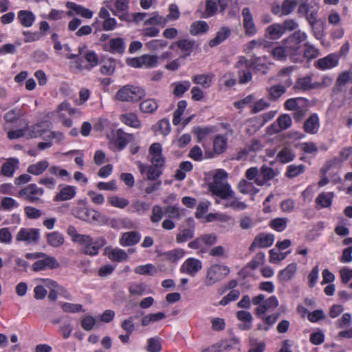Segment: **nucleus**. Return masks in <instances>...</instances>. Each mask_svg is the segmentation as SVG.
<instances>
[{
	"label": "nucleus",
	"mask_w": 352,
	"mask_h": 352,
	"mask_svg": "<svg viewBox=\"0 0 352 352\" xmlns=\"http://www.w3.org/2000/svg\"><path fill=\"white\" fill-rule=\"evenodd\" d=\"M352 82V79L351 78L349 74L346 71L341 72L336 81V87L338 89V90L341 91L342 89L348 83Z\"/></svg>",
	"instance_id": "obj_55"
},
{
	"label": "nucleus",
	"mask_w": 352,
	"mask_h": 352,
	"mask_svg": "<svg viewBox=\"0 0 352 352\" xmlns=\"http://www.w3.org/2000/svg\"><path fill=\"white\" fill-rule=\"evenodd\" d=\"M333 199L332 193L321 192L316 199V203L320 205L321 208H329L331 206Z\"/></svg>",
	"instance_id": "obj_44"
},
{
	"label": "nucleus",
	"mask_w": 352,
	"mask_h": 352,
	"mask_svg": "<svg viewBox=\"0 0 352 352\" xmlns=\"http://www.w3.org/2000/svg\"><path fill=\"white\" fill-rule=\"evenodd\" d=\"M230 273L228 267L219 264L212 265L207 270L204 284L212 286L214 283L225 278Z\"/></svg>",
	"instance_id": "obj_4"
},
{
	"label": "nucleus",
	"mask_w": 352,
	"mask_h": 352,
	"mask_svg": "<svg viewBox=\"0 0 352 352\" xmlns=\"http://www.w3.org/2000/svg\"><path fill=\"white\" fill-rule=\"evenodd\" d=\"M134 139L133 134L126 133L122 129H119L112 133V138L109 142L110 147L114 151H122Z\"/></svg>",
	"instance_id": "obj_5"
},
{
	"label": "nucleus",
	"mask_w": 352,
	"mask_h": 352,
	"mask_svg": "<svg viewBox=\"0 0 352 352\" xmlns=\"http://www.w3.org/2000/svg\"><path fill=\"white\" fill-rule=\"evenodd\" d=\"M297 271V264L292 263L285 269L280 271L278 274V278L280 281H288L291 280Z\"/></svg>",
	"instance_id": "obj_26"
},
{
	"label": "nucleus",
	"mask_w": 352,
	"mask_h": 352,
	"mask_svg": "<svg viewBox=\"0 0 352 352\" xmlns=\"http://www.w3.org/2000/svg\"><path fill=\"white\" fill-rule=\"evenodd\" d=\"M145 91L138 86L126 85L122 87L116 94V99L122 102H135L145 96Z\"/></svg>",
	"instance_id": "obj_2"
},
{
	"label": "nucleus",
	"mask_w": 352,
	"mask_h": 352,
	"mask_svg": "<svg viewBox=\"0 0 352 352\" xmlns=\"http://www.w3.org/2000/svg\"><path fill=\"white\" fill-rule=\"evenodd\" d=\"M217 11V6L215 0H206V10L203 17L208 18L215 14Z\"/></svg>",
	"instance_id": "obj_61"
},
{
	"label": "nucleus",
	"mask_w": 352,
	"mask_h": 352,
	"mask_svg": "<svg viewBox=\"0 0 352 352\" xmlns=\"http://www.w3.org/2000/svg\"><path fill=\"white\" fill-rule=\"evenodd\" d=\"M85 199H80L77 201V206L72 209V214L76 217L86 221H97L98 212L86 206Z\"/></svg>",
	"instance_id": "obj_6"
},
{
	"label": "nucleus",
	"mask_w": 352,
	"mask_h": 352,
	"mask_svg": "<svg viewBox=\"0 0 352 352\" xmlns=\"http://www.w3.org/2000/svg\"><path fill=\"white\" fill-rule=\"evenodd\" d=\"M59 263L52 256H46L44 258L36 261L32 265V270L35 272L45 270L47 268L55 269L59 267Z\"/></svg>",
	"instance_id": "obj_14"
},
{
	"label": "nucleus",
	"mask_w": 352,
	"mask_h": 352,
	"mask_svg": "<svg viewBox=\"0 0 352 352\" xmlns=\"http://www.w3.org/2000/svg\"><path fill=\"white\" fill-rule=\"evenodd\" d=\"M24 113L21 108H13L8 111L3 116L5 120V129H7L10 124L16 123Z\"/></svg>",
	"instance_id": "obj_18"
},
{
	"label": "nucleus",
	"mask_w": 352,
	"mask_h": 352,
	"mask_svg": "<svg viewBox=\"0 0 352 352\" xmlns=\"http://www.w3.org/2000/svg\"><path fill=\"white\" fill-rule=\"evenodd\" d=\"M226 147L227 139L221 135L215 136L213 140L214 152L217 155H220L226 151Z\"/></svg>",
	"instance_id": "obj_34"
},
{
	"label": "nucleus",
	"mask_w": 352,
	"mask_h": 352,
	"mask_svg": "<svg viewBox=\"0 0 352 352\" xmlns=\"http://www.w3.org/2000/svg\"><path fill=\"white\" fill-rule=\"evenodd\" d=\"M49 163L47 160L38 162L36 164L30 165L28 167L27 171L30 174L38 175L42 174L48 167Z\"/></svg>",
	"instance_id": "obj_35"
},
{
	"label": "nucleus",
	"mask_w": 352,
	"mask_h": 352,
	"mask_svg": "<svg viewBox=\"0 0 352 352\" xmlns=\"http://www.w3.org/2000/svg\"><path fill=\"white\" fill-rule=\"evenodd\" d=\"M66 7L70 10L67 12V15L69 16L78 14L85 19H91L94 14L93 12L89 9L74 2H67Z\"/></svg>",
	"instance_id": "obj_13"
},
{
	"label": "nucleus",
	"mask_w": 352,
	"mask_h": 352,
	"mask_svg": "<svg viewBox=\"0 0 352 352\" xmlns=\"http://www.w3.org/2000/svg\"><path fill=\"white\" fill-rule=\"evenodd\" d=\"M187 106V102L186 100H180L177 103V109L173 113V124L174 125H178L182 121V116L184 113V110L186 109Z\"/></svg>",
	"instance_id": "obj_46"
},
{
	"label": "nucleus",
	"mask_w": 352,
	"mask_h": 352,
	"mask_svg": "<svg viewBox=\"0 0 352 352\" xmlns=\"http://www.w3.org/2000/svg\"><path fill=\"white\" fill-rule=\"evenodd\" d=\"M232 34L231 29L228 26H222L217 32L215 36L210 40L208 45L210 47H214L224 42Z\"/></svg>",
	"instance_id": "obj_16"
},
{
	"label": "nucleus",
	"mask_w": 352,
	"mask_h": 352,
	"mask_svg": "<svg viewBox=\"0 0 352 352\" xmlns=\"http://www.w3.org/2000/svg\"><path fill=\"white\" fill-rule=\"evenodd\" d=\"M305 170V166L304 164L296 165L291 164L287 166L285 176L288 178L292 179L298 177L303 173Z\"/></svg>",
	"instance_id": "obj_41"
},
{
	"label": "nucleus",
	"mask_w": 352,
	"mask_h": 352,
	"mask_svg": "<svg viewBox=\"0 0 352 352\" xmlns=\"http://www.w3.org/2000/svg\"><path fill=\"white\" fill-rule=\"evenodd\" d=\"M212 75L198 74L192 77V81L197 85H201L204 88H208L211 85Z\"/></svg>",
	"instance_id": "obj_45"
},
{
	"label": "nucleus",
	"mask_w": 352,
	"mask_h": 352,
	"mask_svg": "<svg viewBox=\"0 0 352 352\" xmlns=\"http://www.w3.org/2000/svg\"><path fill=\"white\" fill-rule=\"evenodd\" d=\"M243 26L246 36H252L257 32L256 27L254 22L252 14L249 8H244L242 10Z\"/></svg>",
	"instance_id": "obj_10"
},
{
	"label": "nucleus",
	"mask_w": 352,
	"mask_h": 352,
	"mask_svg": "<svg viewBox=\"0 0 352 352\" xmlns=\"http://www.w3.org/2000/svg\"><path fill=\"white\" fill-rule=\"evenodd\" d=\"M279 171L267 165H263L260 168V180L263 182V186L269 181L278 176Z\"/></svg>",
	"instance_id": "obj_23"
},
{
	"label": "nucleus",
	"mask_w": 352,
	"mask_h": 352,
	"mask_svg": "<svg viewBox=\"0 0 352 352\" xmlns=\"http://www.w3.org/2000/svg\"><path fill=\"white\" fill-rule=\"evenodd\" d=\"M124 43L123 40L120 38H112L109 41V49L107 51L112 53L122 54L124 52Z\"/></svg>",
	"instance_id": "obj_39"
},
{
	"label": "nucleus",
	"mask_w": 352,
	"mask_h": 352,
	"mask_svg": "<svg viewBox=\"0 0 352 352\" xmlns=\"http://www.w3.org/2000/svg\"><path fill=\"white\" fill-rule=\"evenodd\" d=\"M108 201L112 206L120 209L126 208L129 204L128 199L123 197H120L117 195L109 197L108 198Z\"/></svg>",
	"instance_id": "obj_51"
},
{
	"label": "nucleus",
	"mask_w": 352,
	"mask_h": 352,
	"mask_svg": "<svg viewBox=\"0 0 352 352\" xmlns=\"http://www.w3.org/2000/svg\"><path fill=\"white\" fill-rule=\"evenodd\" d=\"M97 215H98V219H97L96 221H98L102 224L108 225L113 228H116V229L120 228L122 224V220L120 219H116V218L110 219V218H108L107 217H106L105 215L102 214L100 212L99 214H98Z\"/></svg>",
	"instance_id": "obj_37"
},
{
	"label": "nucleus",
	"mask_w": 352,
	"mask_h": 352,
	"mask_svg": "<svg viewBox=\"0 0 352 352\" xmlns=\"http://www.w3.org/2000/svg\"><path fill=\"white\" fill-rule=\"evenodd\" d=\"M227 177V173L219 169L214 175L213 182L209 185L212 193L223 199H228L233 195L230 186L226 182Z\"/></svg>",
	"instance_id": "obj_1"
},
{
	"label": "nucleus",
	"mask_w": 352,
	"mask_h": 352,
	"mask_svg": "<svg viewBox=\"0 0 352 352\" xmlns=\"http://www.w3.org/2000/svg\"><path fill=\"white\" fill-rule=\"evenodd\" d=\"M109 258L115 261L121 262L127 260L128 255L125 251L121 249H113L109 252Z\"/></svg>",
	"instance_id": "obj_49"
},
{
	"label": "nucleus",
	"mask_w": 352,
	"mask_h": 352,
	"mask_svg": "<svg viewBox=\"0 0 352 352\" xmlns=\"http://www.w3.org/2000/svg\"><path fill=\"white\" fill-rule=\"evenodd\" d=\"M185 252L182 249H175L165 253L167 260L172 263H177L184 256Z\"/></svg>",
	"instance_id": "obj_53"
},
{
	"label": "nucleus",
	"mask_w": 352,
	"mask_h": 352,
	"mask_svg": "<svg viewBox=\"0 0 352 352\" xmlns=\"http://www.w3.org/2000/svg\"><path fill=\"white\" fill-rule=\"evenodd\" d=\"M158 104L153 99H146L140 104V109L142 112L152 113L157 110Z\"/></svg>",
	"instance_id": "obj_42"
},
{
	"label": "nucleus",
	"mask_w": 352,
	"mask_h": 352,
	"mask_svg": "<svg viewBox=\"0 0 352 352\" xmlns=\"http://www.w3.org/2000/svg\"><path fill=\"white\" fill-rule=\"evenodd\" d=\"M307 100L303 98H289L285 101V107L289 111H295L307 104Z\"/></svg>",
	"instance_id": "obj_36"
},
{
	"label": "nucleus",
	"mask_w": 352,
	"mask_h": 352,
	"mask_svg": "<svg viewBox=\"0 0 352 352\" xmlns=\"http://www.w3.org/2000/svg\"><path fill=\"white\" fill-rule=\"evenodd\" d=\"M287 218H276L272 220L270 226L277 232H283L287 227Z\"/></svg>",
	"instance_id": "obj_57"
},
{
	"label": "nucleus",
	"mask_w": 352,
	"mask_h": 352,
	"mask_svg": "<svg viewBox=\"0 0 352 352\" xmlns=\"http://www.w3.org/2000/svg\"><path fill=\"white\" fill-rule=\"evenodd\" d=\"M318 87V85H316V83L312 82V78L310 76H306L297 79L294 89L301 91H309Z\"/></svg>",
	"instance_id": "obj_22"
},
{
	"label": "nucleus",
	"mask_w": 352,
	"mask_h": 352,
	"mask_svg": "<svg viewBox=\"0 0 352 352\" xmlns=\"http://www.w3.org/2000/svg\"><path fill=\"white\" fill-rule=\"evenodd\" d=\"M265 254L263 252L257 253L255 256L248 263L244 270L247 268H251L252 270H256L258 266L263 265L265 262Z\"/></svg>",
	"instance_id": "obj_52"
},
{
	"label": "nucleus",
	"mask_w": 352,
	"mask_h": 352,
	"mask_svg": "<svg viewBox=\"0 0 352 352\" xmlns=\"http://www.w3.org/2000/svg\"><path fill=\"white\" fill-rule=\"evenodd\" d=\"M28 124L25 123V126L22 129H16V130H10L8 132V138L9 140H15L21 138L25 135L26 132L28 130Z\"/></svg>",
	"instance_id": "obj_62"
},
{
	"label": "nucleus",
	"mask_w": 352,
	"mask_h": 352,
	"mask_svg": "<svg viewBox=\"0 0 352 352\" xmlns=\"http://www.w3.org/2000/svg\"><path fill=\"white\" fill-rule=\"evenodd\" d=\"M121 121L125 124L133 128L138 129L140 127V121L135 113H126L120 116Z\"/></svg>",
	"instance_id": "obj_38"
},
{
	"label": "nucleus",
	"mask_w": 352,
	"mask_h": 352,
	"mask_svg": "<svg viewBox=\"0 0 352 352\" xmlns=\"http://www.w3.org/2000/svg\"><path fill=\"white\" fill-rule=\"evenodd\" d=\"M270 54L274 59L280 61H284L287 56H289V52L283 44L274 47Z\"/></svg>",
	"instance_id": "obj_32"
},
{
	"label": "nucleus",
	"mask_w": 352,
	"mask_h": 352,
	"mask_svg": "<svg viewBox=\"0 0 352 352\" xmlns=\"http://www.w3.org/2000/svg\"><path fill=\"white\" fill-rule=\"evenodd\" d=\"M194 236V230L192 229H184L181 230L176 236V241L179 243H184Z\"/></svg>",
	"instance_id": "obj_58"
},
{
	"label": "nucleus",
	"mask_w": 352,
	"mask_h": 352,
	"mask_svg": "<svg viewBox=\"0 0 352 352\" xmlns=\"http://www.w3.org/2000/svg\"><path fill=\"white\" fill-rule=\"evenodd\" d=\"M77 193V188L74 186L65 185L54 196V201H64L72 199Z\"/></svg>",
	"instance_id": "obj_15"
},
{
	"label": "nucleus",
	"mask_w": 352,
	"mask_h": 352,
	"mask_svg": "<svg viewBox=\"0 0 352 352\" xmlns=\"http://www.w3.org/2000/svg\"><path fill=\"white\" fill-rule=\"evenodd\" d=\"M338 63L339 55L336 53H332L324 58L317 60L314 63V65L316 68L320 70H326L336 67Z\"/></svg>",
	"instance_id": "obj_11"
},
{
	"label": "nucleus",
	"mask_w": 352,
	"mask_h": 352,
	"mask_svg": "<svg viewBox=\"0 0 352 352\" xmlns=\"http://www.w3.org/2000/svg\"><path fill=\"white\" fill-rule=\"evenodd\" d=\"M251 62L245 57H241L236 62L235 67L239 69L238 76L240 84H245L252 78L250 72Z\"/></svg>",
	"instance_id": "obj_7"
},
{
	"label": "nucleus",
	"mask_w": 352,
	"mask_h": 352,
	"mask_svg": "<svg viewBox=\"0 0 352 352\" xmlns=\"http://www.w3.org/2000/svg\"><path fill=\"white\" fill-rule=\"evenodd\" d=\"M18 19L20 23L25 27H31L35 21L34 14L28 10H21L18 12Z\"/></svg>",
	"instance_id": "obj_29"
},
{
	"label": "nucleus",
	"mask_w": 352,
	"mask_h": 352,
	"mask_svg": "<svg viewBox=\"0 0 352 352\" xmlns=\"http://www.w3.org/2000/svg\"><path fill=\"white\" fill-rule=\"evenodd\" d=\"M202 268V263L195 258H188L182 265L180 272L195 276Z\"/></svg>",
	"instance_id": "obj_12"
},
{
	"label": "nucleus",
	"mask_w": 352,
	"mask_h": 352,
	"mask_svg": "<svg viewBox=\"0 0 352 352\" xmlns=\"http://www.w3.org/2000/svg\"><path fill=\"white\" fill-rule=\"evenodd\" d=\"M43 190L38 188L36 184H30L21 189L19 194L30 202L34 203L39 200V196L43 194Z\"/></svg>",
	"instance_id": "obj_9"
},
{
	"label": "nucleus",
	"mask_w": 352,
	"mask_h": 352,
	"mask_svg": "<svg viewBox=\"0 0 352 352\" xmlns=\"http://www.w3.org/2000/svg\"><path fill=\"white\" fill-rule=\"evenodd\" d=\"M284 34L280 23H273L269 25L265 30V36L270 40L279 39Z\"/></svg>",
	"instance_id": "obj_24"
},
{
	"label": "nucleus",
	"mask_w": 352,
	"mask_h": 352,
	"mask_svg": "<svg viewBox=\"0 0 352 352\" xmlns=\"http://www.w3.org/2000/svg\"><path fill=\"white\" fill-rule=\"evenodd\" d=\"M280 131H284L289 129L292 124V118L288 114H283L276 120ZM278 132V131H277Z\"/></svg>",
	"instance_id": "obj_54"
},
{
	"label": "nucleus",
	"mask_w": 352,
	"mask_h": 352,
	"mask_svg": "<svg viewBox=\"0 0 352 352\" xmlns=\"http://www.w3.org/2000/svg\"><path fill=\"white\" fill-rule=\"evenodd\" d=\"M245 179L254 182L258 186H263V182L260 180V170L254 166L248 168L245 173Z\"/></svg>",
	"instance_id": "obj_31"
},
{
	"label": "nucleus",
	"mask_w": 352,
	"mask_h": 352,
	"mask_svg": "<svg viewBox=\"0 0 352 352\" xmlns=\"http://www.w3.org/2000/svg\"><path fill=\"white\" fill-rule=\"evenodd\" d=\"M19 161L16 158L8 159L1 166V175L6 177H12L14 171L19 168Z\"/></svg>",
	"instance_id": "obj_19"
},
{
	"label": "nucleus",
	"mask_w": 352,
	"mask_h": 352,
	"mask_svg": "<svg viewBox=\"0 0 352 352\" xmlns=\"http://www.w3.org/2000/svg\"><path fill=\"white\" fill-rule=\"evenodd\" d=\"M46 239L47 244L55 248L60 247L65 242L63 234L58 231L47 233Z\"/></svg>",
	"instance_id": "obj_25"
},
{
	"label": "nucleus",
	"mask_w": 352,
	"mask_h": 352,
	"mask_svg": "<svg viewBox=\"0 0 352 352\" xmlns=\"http://www.w3.org/2000/svg\"><path fill=\"white\" fill-rule=\"evenodd\" d=\"M161 350L162 345L157 339L151 338L148 340V345L146 346L148 352H160Z\"/></svg>",
	"instance_id": "obj_64"
},
{
	"label": "nucleus",
	"mask_w": 352,
	"mask_h": 352,
	"mask_svg": "<svg viewBox=\"0 0 352 352\" xmlns=\"http://www.w3.org/2000/svg\"><path fill=\"white\" fill-rule=\"evenodd\" d=\"M303 128L309 134H316L320 128L319 118L316 113H312L305 122Z\"/></svg>",
	"instance_id": "obj_21"
},
{
	"label": "nucleus",
	"mask_w": 352,
	"mask_h": 352,
	"mask_svg": "<svg viewBox=\"0 0 352 352\" xmlns=\"http://www.w3.org/2000/svg\"><path fill=\"white\" fill-rule=\"evenodd\" d=\"M177 44L178 47L184 52V54L181 56L180 58L185 59L192 53L195 45V41L190 39H182L178 41Z\"/></svg>",
	"instance_id": "obj_28"
},
{
	"label": "nucleus",
	"mask_w": 352,
	"mask_h": 352,
	"mask_svg": "<svg viewBox=\"0 0 352 352\" xmlns=\"http://www.w3.org/2000/svg\"><path fill=\"white\" fill-rule=\"evenodd\" d=\"M254 184V182L243 179L238 184V189L242 194H250L252 192L255 194L258 192V189H256Z\"/></svg>",
	"instance_id": "obj_33"
},
{
	"label": "nucleus",
	"mask_w": 352,
	"mask_h": 352,
	"mask_svg": "<svg viewBox=\"0 0 352 352\" xmlns=\"http://www.w3.org/2000/svg\"><path fill=\"white\" fill-rule=\"evenodd\" d=\"M209 30L208 23L204 21H197L193 22L190 27V34L196 36L201 34L206 33Z\"/></svg>",
	"instance_id": "obj_30"
},
{
	"label": "nucleus",
	"mask_w": 352,
	"mask_h": 352,
	"mask_svg": "<svg viewBox=\"0 0 352 352\" xmlns=\"http://www.w3.org/2000/svg\"><path fill=\"white\" fill-rule=\"evenodd\" d=\"M174 86L173 94L177 97H181L191 86L189 81H181L175 82L173 85Z\"/></svg>",
	"instance_id": "obj_47"
},
{
	"label": "nucleus",
	"mask_w": 352,
	"mask_h": 352,
	"mask_svg": "<svg viewBox=\"0 0 352 352\" xmlns=\"http://www.w3.org/2000/svg\"><path fill=\"white\" fill-rule=\"evenodd\" d=\"M295 157L291 148L285 147L278 152L276 157L281 163L285 164L294 160Z\"/></svg>",
	"instance_id": "obj_40"
},
{
	"label": "nucleus",
	"mask_w": 352,
	"mask_h": 352,
	"mask_svg": "<svg viewBox=\"0 0 352 352\" xmlns=\"http://www.w3.org/2000/svg\"><path fill=\"white\" fill-rule=\"evenodd\" d=\"M285 91V87L280 84L274 85L268 89L270 98L274 100H278Z\"/></svg>",
	"instance_id": "obj_50"
},
{
	"label": "nucleus",
	"mask_w": 352,
	"mask_h": 352,
	"mask_svg": "<svg viewBox=\"0 0 352 352\" xmlns=\"http://www.w3.org/2000/svg\"><path fill=\"white\" fill-rule=\"evenodd\" d=\"M142 57V67L153 68L158 63L159 57L156 55L144 54Z\"/></svg>",
	"instance_id": "obj_56"
},
{
	"label": "nucleus",
	"mask_w": 352,
	"mask_h": 352,
	"mask_svg": "<svg viewBox=\"0 0 352 352\" xmlns=\"http://www.w3.org/2000/svg\"><path fill=\"white\" fill-rule=\"evenodd\" d=\"M297 5L296 1L284 0L281 5V15H288L291 14Z\"/></svg>",
	"instance_id": "obj_59"
},
{
	"label": "nucleus",
	"mask_w": 352,
	"mask_h": 352,
	"mask_svg": "<svg viewBox=\"0 0 352 352\" xmlns=\"http://www.w3.org/2000/svg\"><path fill=\"white\" fill-rule=\"evenodd\" d=\"M307 38V36L305 32L298 30L283 41L282 43L289 52L291 58L299 54L301 43L305 41Z\"/></svg>",
	"instance_id": "obj_3"
},
{
	"label": "nucleus",
	"mask_w": 352,
	"mask_h": 352,
	"mask_svg": "<svg viewBox=\"0 0 352 352\" xmlns=\"http://www.w3.org/2000/svg\"><path fill=\"white\" fill-rule=\"evenodd\" d=\"M140 235L135 232H128L122 234L120 243L123 246H131L140 241Z\"/></svg>",
	"instance_id": "obj_27"
},
{
	"label": "nucleus",
	"mask_w": 352,
	"mask_h": 352,
	"mask_svg": "<svg viewBox=\"0 0 352 352\" xmlns=\"http://www.w3.org/2000/svg\"><path fill=\"white\" fill-rule=\"evenodd\" d=\"M40 239V230L37 228H21L18 232L16 240L26 243H38Z\"/></svg>",
	"instance_id": "obj_8"
},
{
	"label": "nucleus",
	"mask_w": 352,
	"mask_h": 352,
	"mask_svg": "<svg viewBox=\"0 0 352 352\" xmlns=\"http://www.w3.org/2000/svg\"><path fill=\"white\" fill-rule=\"evenodd\" d=\"M279 305L278 300L275 296H271L267 299L265 298L262 305H260L255 311L256 316L265 314L268 310L276 308Z\"/></svg>",
	"instance_id": "obj_20"
},
{
	"label": "nucleus",
	"mask_w": 352,
	"mask_h": 352,
	"mask_svg": "<svg viewBox=\"0 0 352 352\" xmlns=\"http://www.w3.org/2000/svg\"><path fill=\"white\" fill-rule=\"evenodd\" d=\"M314 37L318 39H322L324 36V23L323 21H316L310 25Z\"/></svg>",
	"instance_id": "obj_48"
},
{
	"label": "nucleus",
	"mask_w": 352,
	"mask_h": 352,
	"mask_svg": "<svg viewBox=\"0 0 352 352\" xmlns=\"http://www.w3.org/2000/svg\"><path fill=\"white\" fill-rule=\"evenodd\" d=\"M155 272V267L153 264H146L144 265H139L136 267L134 270V272L138 274L141 275H153V272Z\"/></svg>",
	"instance_id": "obj_60"
},
{
	"label": "nucleus",
	"mask_w": 352,
	"mask_h": 352,
	"mask_svg": "<svg viewBox=\"0 0 352 352\" xmlns=\"http://www.w3.org/2000/svg\"><path fill=\"white\" fill-rule=\"evenodd\" d=\"M116 10H112L114 15L122 21H129V0H117L115 3Z\"/></svg>",
	"instance_id": "obj_17"
},
{
	"label": "nucleus",
	"mask_w": 352,
	"mask_h": 352,
	"mask_svg": "<svg viewBox=\"0 0 352 352\" xmlns=\"http://www.w3.org/2000/svg\"><path fill=\"white\" fill-rule=\"evenodd\" d=\"M259 243V248H265L270 247L274 241V236L272 234L261 233L256 237Z\"/></svg>",
	"instance_id": "obj_43"
},
{
	"label": "nucleus",
	"mask_w": 352,
	"mask_h": 352,
	"mask_svg": "<svg viewBox=\"0 0 352 352\" xmlns=\"http://www.w3.org/2000/svg\"><path fill=\"white\" fill-rule=\"evenodd\" d=\"M299 148L308 154H316L318 151V146L316 143L312 142H302L299 144Z\"/></svg>",
	"instance_id": "obj_63"
}]
</instances>
